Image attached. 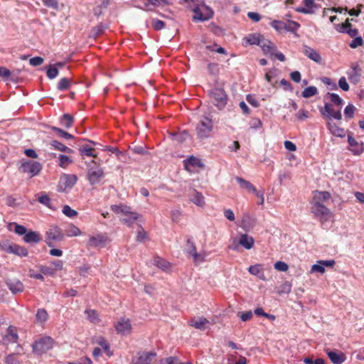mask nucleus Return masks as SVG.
<instances>
[{
  "instance_id": "nucleus-36",
  "label": "nucleus",
  "mask_w": 364,
  "mask_h": 364,
  "mask_svg": "<svg viewBox=\"0 0 364 364\" xmlns=\"http://www.w3.org/2000/svg\"><path fill=\"white\" fill-rule=\"evenodd\" d=\"M50 144L55 149L59 150L60 151L66 152L68 154L73 152V150L65 146L64 144L58 141H53Z\"/></svg>"
},
{
  "instance_id": "nucleus-12",
  "label": "nucleus",
  "mask_w": 364,
  "mask_h": 364,
  "mask_svg": "<svg viewBox=\"0 0 364 364\" xmlns=\"http://www.w3.org/2000/svg\"><path fill=\"white\" fill-rule=\"evenodd\" d=\"M117 333L127 336L132 332V325L130 321L127 318H120L114 325Z\"/></svg>"
},
{
  "instance_id": "nucleus-14",
  "label": "nucleus",
  "mask_w": 364,
  "mask_h": 364,
  "mask_svg": "<svg viewBox=\"0 0 364 364\" xmlns=\"http://www.w3.org/2000/svg\"><path fill=\"white\" fill-rule=\"evenodd\" d=\"M361 74L362 70L357 63L352 64L350 70L347 73L350 82L353 84H357L360 82Z\"/></svg>"
},
{
  "instance_id": "nucleus-56",
  "label": "nucleus",
  "mask_w": 364,
  "mask_h": 364,
  "mask_svg": "<svg viewBox=\"0 0 364 364\" xmlns=\"http://www.w3.org/2000/svg\"><path fill=\"white\" fill-rule=\"evenodd\" d=\"M350 27L351 23H350V20L348 18L344 23L338 25L337 30L341 33H345L346 30Z\"/></svg>"
},
{
  "instance_id": "nucleus-52",
  "label": "nucleus",
  "mask_w": 364,
  "mask_h": 364,
  "mask_svg": "<svg viewBox=\"0 0 364 364\" xmlns=\"http://www.w3.org/2000/svg\"><path fill=\"white\" fill-rule=\"evenodd\" d=\"M14 243L8 240L2 241L0 243V248L6 253H11Z\"/></svg>"
},
{
  "instance_id": "nucleus-27",
  "label": "nucleus",
  "mask_w": 364,
  "mask_h": 364,
  "mask_svg": "<svg viewBox=\"0 0 364 364\" xmlns=\"http://www.w3.org/2000/svg\"><path fill=\"white\" fill-rule=\"evenodd\" d=\"M331 198V194L327 191H316L314 196L313 202H318L320 204H323L324 201H326Z\"/></svg>"
},
{
  "instance_id": "nucleus-44",
  "label": "nucleus",
  "mask_w": 364,
  "mask_h": 364,
  "mask_svg": "<svg viewBox=\"0 0 364 364\" xmlns=\"http://www.w3.org/2000/svg\"><path fill=\"white\" fill-rule=\"evenodd\" d=\"M299 26L300 25L297 22L294 21H289L288 22L285 23L284 31L294 33L298 30Z\"/></svg>"
},
{
  "instance_id": "nucleus-1",
  "label": "nucleus",
  "mask_w": 364,
  "mask_h": 364,
  "mask_svg": "<svg viewBox=\"0 0 364 364\" xmlns=\"http://www.w3.org/2000/svg\"><path fill=\"white\" fill-rule=\"evenodd\" d=\"M104 176L103 169L95 161L91 160L87 164V179L90 183L91 185L97 184Z\"/></svg>"
},
{
  "instance_id": "nucleus-32",
  "label": "nucleus",
  "mask_w": 364,
  "mask_h": 364,
  "mask_svg": "<svg viewBox=\"0 0 364 364\" xmlns=\"http://www.w3.org/2000/svg\"><path fill=\"white\" fill-rule=\"evenodd\" d=\"M129 206L125 205H112L111 206V210L115 213L116 214H122L124 215L129 213Z\"/></svg>"
},
{
  "instance_id": "nucleus-43",
  "label": "nucleus",
  "mask_w": 364,
  "mask_h": 364,
  "mask_svg": "<svg viewBox=\"0 0 364 364\" xmlns=\"http://www.w3.org/2000/svg\"><path fill=\"white\" fill-rule=\"evenodd\" d=\"M81 156H87L95 158L97 156L94 154V149L87 145H85L79 149Z\"/></svg>"
},
{
  "instance_id": "nucleus-38",
  "label": "nucleus",
  "mask_w": 364,
  "mask_h": 364,
  "mask_svg": "<svg viewBox=\"0 0 364 364\" xmlns=\"http://www.w3.org/2000/svg\"><path fill=\"white\" fill-rule=\"evenodd\" d=\"M71 84V80L67 77H63L60 80L58 83L57 88L60 91H64L68 90Z\"/></svg>"
},
{
  "instance_id": "nucleus-59",
  "label": "nucleus",
  "mask_w": 364,
  "mask_h": 364,
  "mask_svg": "<svg viewBox=\"0 0 364 364\" xmlns=\"http://www.w3.org/2000/svg\"><path fill=\"white\" fill-rule=\"evenodd\" d=\"M181 211L179 210H173L171 212V220L175 223H177L181 220Z\"/></svg>"
},
{
  "instance_id": "nucleus-51",
  "label": "nucleus",
  "mask_w": 364,
  "mask_h": 364,
  "mask_svg": "<svg viewBox=\"0 0 364 364\" xmlns=\"http://www.w3.org/2000/svg\"><path fill=\"white\" fill-rule=\"evenodd\" d=\"M18 354L12 353L6 356L5 363L6 364H19L20 361L18 359Z\"/></svg>"
},
{
  "instance_id": "nucleus-3",
  "label": "nucleus",
  "mask_w": 364,
  "mask_h": 364,
  "mask_svg": "<svg viewBox=\"0 0 364 364\" xmlns=\"http://www.w3.org/2000/svg\"><path fill=\"white\" fill-rule=\"evenodd\" d=\"M192 11L194 13L193 20L195 21H205L210 19L213 16V10L204 2L198 6H193Z\"/></svg>"
},
{
  "instance_id": "nucleus-23",
  "label": "nucleus",
  "mask_w": 364,
  "mask_h": 364,
  "mask_svg": "<svg viewBox=\"0 0 364 364\" xmlns=\"http://www.w3.org/2000/svg\"><path fill=\"white\" fill-rule=\"evenodd\" d=\"M23 241L26 243H38L41 241V235L35 231H27L23 236Z\"/></svg>"
},
{
  "instance_id": "nucleus-7",
  "label": "nucleus",
  "mask_w": 364,
  "mask_h": 364,
  "mask_svg": "<svg viewBox=\"0 0 364 364\" xmlns=\"http://www.w3.org/2000/svg\"><path fill=\"white\" fill-rule=\"evenodd\" d=\"M311 212L316 218H318L322 223L329 220L332 217L331 210L323 204H320L318 202H313Z\"/></svg>"
},
{
  "instance_id": "nucleus-26",
  "label": "nucleus",
  "mask_w": 364,
  "mask_h": 364,
  "mask_svg": "<svg viewBox=\"0 0 364 364\" xmlns=\"http://www.w3.org/2000/svg\"><path fill=\"white\" fill-rule=\"evenodd\" d=\"M262 36L259 33H251L244 38V41L250 45H259L262 38Z\"/></svg>"
},
{
  "instance_id": "nucleus-45",
  "label": "nucleus",
  "mask_w": 364,
  "mask_h": 364,
  "mask_svg": "<svg viewBox=\"0 0 364 364\" xmlns=\"http://www.w3.org/2000/svg\"><path fill=\"white\" fill-rule=\"evenodd\" d=\"M6 338L9 341L16 343L18 340V335L16 332L15 328L13 326H9L8 328V334L6 336Z\"/></svg>"
},
{
  "instance_id": "nucleus-28",
  "label": "nucleus",
  "mask_w": 364,
  "mask_h": 364,
  "mask_svg": "<svg viewBox=\"0 0 364 364\" xmlns=\"http://www.w3.org/2000/svg\"><path fill=\"white\" fill-rule=\"evenodd\" d=\"M152 263L163 271H168L171 266L169 262L159 257H155L152 260Z\"/></svg>"
},
{
  "instance_id": "nucleus-16",
  "label": "nucleus",
  "mask_w": 364,
  "mask_h": 364,
  "mask_svg": "<svg viewBox=\"0 0 364 364\" xmlns=\"http://www.w3.org/2000/svg\"><path fill=\"white\" fill-rule=\"evenodd\" d=\"M302 53L308 57L311 60L317 63H321L322 62V58L316 50L313 49L312 48L308 46H304L302 48Z\"/></svg>"
},
{
  "instance_id": "nucleus-49",
  "label": "nucleus",
  "mask_w": 364,
  "mask_h": 364,
  "mask_svg": "<svg viewBox=\"0 0 364 364\" xmlns=\"http://www.w3.org/2000/svg\"><path fill=\"white\" fill-rule=\"evenodd\" d=\"M62 212L63 213L64 215H65L66 216H68L69 218H73L77 215V211L72 209L68 205L63 206Z\"/></svg>"
},
{
  "instance_id": "nucleus-37",
  "label": "nucleus",
  "mask_w": 364,
  "mask_h": 364,
  "mask_svg": "<svg viewBox=\"0 0 364 364\" xmlns=\"http://www.w3.org/2000/svg\"><path fill=\"white\" fill-rule=\"evenodd\" d=\"M48 315L44 309H39L36 314V321L41 323L46 322L48 319Z\"/></svg>"
},
{
  "instance_id": "nucleus-6",
  "label": "nucleus",
  "mask_w": 364,
  "mask_h": 364,
  "mask_svg": "<svg viewBox=\"0 0 364 364\" xmlns=\"http://www.w3.org/2000/svg\"><path fill=\"white\" fill-rule=\"evenodd\" d=\"M212 129V119L208 117H203L196 127L197 136L200 139L208 138Z\"/></svg>"
},
{
  "instance_id": "nucleus-10",
  "label": "nucleus",
  "mask_w": 364,
  "mask_h": 364,
  "mask_svg": "<svg viewBox=\"0 0 364 364\" xmlns=\"http://www.w3.org/2000/svg\"><path fill=\"white\" fill-rule=\"evenodd\" d=\"M254 243L255 240L252 236L247 234H242L237 242L236 239L233 240V242L229 245V248L236 250L240 245L247 250H250L253 247Z\"/></svg>"
},
{
  "instance_id": "nucleus-46",
  "label": "nucleus",
  "mask_w": 364,
  "mask_h": 364,
  "mask_svg": "<svg viewBox=\"0 0 364 364\" xmlns=\"http://www.w3.org/2000/svg\"><path fill=\"white\" fill-rule=\"evenodd\" d=\"M200 166V161L194 157V156H191L189 157L188 159H187L186 160L184 161V166L186 167V169H188V167L189 166Z\"/></svg>"
},
{
  "instance_id": "nucleus-2",
  "label": "nucleus",
  "mask_w": 364,
  "mask_h": 364,
  "mask_svg": "<svg viewBox=\"0 0 364 364\" xmlns=\"http://www.w3.org/2000/svg\"><path fill=\"white\" fill-rule=\"evenodd\" d=\"M18 167L20 172L28 173L30 177H33L40 173L42 170V165L40 162L32 160H21Z\"/></svg>"
},
{
  "instance_id": "nucleus-35",
  "label": "nucleus",
  "mask_w": 364,
  "mask_h": 364,
  "mask_svg": "<svg viewBox=\"0 0 364 364\" xmlns=\"http://www.w3.org/2000/svg\"><path fill=\"white\" fill-rule=\"evenodd\" d=\"M65 235L68 237H75L81 235L80 230L75 225L71 224L65 230Z\"/></svg>"
},
{
  "instance_id": "nucleus-42",
  "label": "nucleus",
  "mask_w": 364,
  "mask_h": 364,
  "mask_svg": "<svg viewBox=\"0 0 364 364\" xmlns=\"http://www.w3.org/2000/svg\"><path fill=\"white\" fill-rule=\"evenodd\" d=\"M270 26L277 31L282 33L285 29V22L278 20H274L270 23Z\"/></svg>"
},
{
  "instance_id": "nucleus-4",
  "label": "nucleus",
  "mask_w": 364,
  "mask_h": 364,
  "mask_svg": "<svg viewBox=\"0 0 364 364\" xmlns=\"http://www.w3.org/2000/svg\"><path fill=\"white\" fill-rule=\"evenodd\" d=\"M209 95L214 105L220 110L223 109L228 103V96L223 88L214 87L209 90Z\"/></svg>"
},
{
  "instance_id": "nucleus-58",
  "label": "nucleus",
  "mask_w": 364,
  "mask_h": 364,
  "mask_svg": "<svg viewBox=\"0 0 364 364\" xmlns=\"http://www.w3.org/2000/svg\"><path fill=\"white\" fill-rule=\"evenodd\" d=\"M52 129L55 130V132H57L59 134V135L60 136L63 137V138H65L67 139H70L73 138V135H71L70 134L63 131V129H61L60 128L53 127H52Z\"/></svg>"
},
{
  "instance_id": "nucleus-11",
  "label": "nucleus",
  "mask_w": 364,
  "mask_h": 364,
  "mask_svg": "<svg viewBox=\"0 0 364 364\" xmlns=\"http://www.w3.org/2000/svg\"><path fill=\"white\" fill-rule=\"evenodd\" d=\"M77 177L72 174H63L60 178L58 183V190L62 192H65L70 190L76 183Z\"/></svg>"
},
{
  "instance_id": "nucleus-15",
  "label": "nucleus",
  "mask_w": 364,
  "mask_h": 364,
  "mask_svg": "<svg viewBox=\"0 0 364 364\" xmlns=\"http://www.w3.org/2000/svg\"><path fill=\"white\" fill-rule=\"evenodd\" d=\"M321 114L328 118H333L337 120H341L342 114L340 110L336 111L332 108V105L329 103H326L323 109L320 110Z\"/></svg>"
},
{
  "instance_id": "nucleus-40",
  "label": "nucleus",
  "mask_w": 364,
  "mask_h": 364,
  "mask_svg": "<svg viewBox=\"0 0 364 364\" xmlns=\"http://www.w3.org/2000/svg\"><path fill=\"white\" fill-rule=\"evenodd\" d=\"M327 97H329L331 102L337 106H341L343 104V100L341 97H339L338 95L336 93H330L327 94Z\"/></svg>"
},
{
  "instance_id": "nucleus-31",
  "label": "nucleus",
  "mask_w": 364,
  "mask_h": 364,
  "mask_svg": "<svg viewBox=\"0 0 364 364\" xmlns=\"http://www.w3.org/2000/svg\"><path fill=\"white\" fill-rule=\"evenodd\" d=\"M328 127L330 132L335 136L343 137L345 136L344 130L338 127L335 123L328 122Z\"/></svg>"
},
{
  "instance_id": "nucleus-17",
  "label": "nucleus",
  "mask_w": 364,
  "mask_h": 364,
  "mask_svg": "<svg viewBox=\"0 0 364 364\" xmlns=\"http://www.w3.org/2000/svg\"><path fill=\"white\" fill-rule=\"evenodd\" d=\"M326 351L329 359L333 364H341L346 359L345 355L343 353L337 350H330L328 349Z\"/></svg>"
},
{
  "instance_id": "nucleus-30",
  "label": "nucleus",
  "mask_w": 364,
  "mask_h": 364,
  "mask_svg": "<svg viewBox=\"0 0 364 364\" xmlns=\"http://www.w3.org/2000/svg\"><path fill=\"white\" fill-rule=\"evenodd\" d=\"M208 323V321L203 317L194 318L191 321V326L196 328L203 330L205 329V326Z\"/></svg>"
},
{
  "instance_id": "nucleus-63",
  "label": "nucleus",
  "mask_w": 364,
  "mask_h": 364,
  "mask_svg": "<svg viewBox=\"0 0 364 364\" xmlns=\"http://www.w3.org/2000/svg\"><path fill=\"white\" fill-rule=\"evenodd\" d=\"M355 38L350 43V46L353 48H355L363 43V40L360 36L354 37Z\"/></svg>"
},
{
  "instance_id": "nucleus-47",
  "label": "nucleus",
  "mask_w": 364,
  "mask_h": 364,
  "mask_svg": "<svg viewBox=\"0 0 364 364\" xmlns=\"http://www.w3.org/2000/svg\"><path fill=\"white\" fill-rule=\"evenodd\" d=\"M107 28V26L105 24L100 23V24L97 25V26L93 28V29L92 31L93 37L97 38L98 36L102 34L105 31V30Z\"/></svg>"
},
{
  "instance_id": "nucleus-21",
  "label": "nucleus",
  "mask_w": 364,
  "mask_h": 364,
  "mask_svg": "<svg viewBox=\"0 0 364 364\" xmlns=\"http://www.w3.org/2000/svg\"><path fill=\"white\" fill-rule=\"evenodd\" d=\"M249 272L255 276H257L259 279L265 281L266 277L264 274V269L262 264H257L251 265L248 269Z\"/></svg>"
},
{
  "instance_id": "nucleus-25",
  "label": "nucleus",
  "mask_w": 364,
  "mask_h": 364,
  "mask_svg": "<svg viewBox=\"0 0 364 364\" xmlns=\"http://www.w3.org/2000/svg\"><path fill=\"white\" fill-rule=\"evenodd\" d=\"M235 180L239 183L241 188L252 193L256 192V188L250 181L239 176H237Z\"/></svg>"
},
{
  "instance_id": "nucleus-20",
  "label": "nucleus",
  "mask_w": 364,
  "mask_h": 364,
  "mask_svg": "<svg viewBox=\"0 0 364 364\" xmlns=\"http://www.w3.org/2000/svg\"><path fill=\"white\" fill-rule=\"evenodd\" d=\"M190 200L198 207H203L205 205V198L202 193L193 190L190 194Z\"/></svg>"
},
{
  "instance_id": "nucleus-60",
  "label": "nucleus",
  "mask_w": 364,
  "mask_h": 364,
  "mask_svg": "<svg viewBox=\"0 0 364 364\" xmlns=\"http://www.w3.org/2000/svg\"><path fill=\"white\" fill-rule=\"evenodd\" d=\"M338 86L341 90L343 91H348L349 90V85L348 84L346 79L345 77H341L338 80Z\"/></svg>"
},
{
  "instance_id": "nucleus-29",
  "label": "nucleus",
  "mask_w": 364,
  "mask_h": 364,
  "mask_svg": "<svg viewBox=\"0 0 364 364\" xmlns=\"http://www.w3.org/2000/svg\"><path fill=\"white\" fill-rule=\"evenodd\" d=\"M13 228H14V232L18 235H25L27 232L26 227L21 225H18L16 223H11L9 224L8 228L9 230H13Z\"/></svg>"
},
{
  "instance_id": "nucleus-62",
  "label": "nucleus",
  "mask_w": 364,
  "mask_h": 364,
  "mask_svg": "<svg viewBox=\"0 0 364 364\" xmlns=\"http://www.w3.org/2000/svg\"><path fill=\"white\" fill-rule=\"evenodd\" d=\"M165 23L164 21L159 19H153L152 27L157 31L161 30L164 28Z\"/></svg>"
},
{
  "instance_id": "nucleus-19",
  "label": "nucleus",
  "mask_w": 364,
  "mask_h": 364,
  "mask_svg": "<svg viewBox=\"0 0 364 364\" xmlns=\"http://www.w3.org/2000/svg\"><path fill=\"white\" fill-rule=\"evenodd\" d=\"M259 46L262 48L263 52L265 54H269L272 55L274 51L276 50V47L269 40L265 39L264 37H262Z\"/></svg>"
},
{
  "instance_id": "nucleus-48",
  "label": "nucleus",
  "mask_w": 364,
  "mask_h": 364,
  "mask_svg": "<svg viewBox=\"0 0 364 364\" xmlns=\"http://www.w3.org/2000/svg\"><path fill=\"white\" fill-rule=\"evenodd\" d=\"M97 343L103 348L109 356L112 355V353L109 350V345L104 338L100 337L97 341Z\"/></svg>"
},
{
  "instance_id": "nucleus-39",
  "label": "nucleus",
  "mask_w": 364,
  "mask_h": 364,
  "mask_svg": "<svg viewBox=\"0 0 364 364\" xmlns=\"http://www.w3.org/2000/svg\"><path fill=\"white\" fill-rule=\"evenodd\" d=\"M318 93L317 88L315 86H309L304 90L302 92V97L304 98H309L316 95Z\"/></svg>"
},
{
  "instance_id": "nucleus-54",
  "label": "nucleus",
  "mask_w": 364,
  "mask_h": 364,
  "mask_svg": "<svg viewBox=\"0 0 364 364\" xmlns=\"http://www.w3.org/2000/svg\"><path fill=\"white\" fill-rule=\"evenodd\" d=\"M71 162L72 160L68 156L62 154L59 156V166L60 167L65 168Z\"/></svg>"
},
{
  "instance_id": "nucleus-55",
  "label": "nucleus",
  "mask_w": 364,
  "mask_h": 364,
  "mask_svg": "<svg viewBox=\"0 0 364 364\" xmlns=\"http://www.w3.org/2000/svg\"><path fill=\"white\" fill-rule=\"evenodd\" d=\"M274 268L278 270V271H281V272H286L288 270V265L287 264H286L285 262H281V261H278L274 265Z\"/></svg>"
},
{
  "instance_id": "nucleus-53",
  "label": "nucleus",
  "mask_w": 364,
  "mask_h": 364,
  "mask_svg": "<svg viewBox=\"0 0 364 364\" xmlns=\"http://www.w3.org/2000/svg\"><path fill=\"white\" fill-rule=\"evenodd\" d=\"M85 314L91 322L95 323L98 321L97 314L95 310H86Z\"/></svg>"
},
{
  "instance_id": "nucleus-33",
  "label": "nucleus",
  "mask_w": 364,
  "mask_h": 364,
  "mask_svg": "<svg viewBox=\"0 0 364 364\" xmlns=\"http://www.w3.org/2000/svg\"><path fill=\"white\" fill-rule=\"evenodd\" d=\"M11 253L19 257H26L28 255V250L24 247L14 243Z\"/></svg>"
},
{
  "instance_id": "nucleus-61",
  "label": "nucleus",
  "mask_w": 364,
  "mask_h": 364,
  "mask_svg": "<svg viewBox=\"0 0 364 364\" xmlns=\"http://www.w3.org/2000/svg\"><path fill=\"white\" fill-rule=\"evenodd\" d=\"M40 272L46 275H53L55 274V269L50 267L41 266L40 267Z\"/></svg>"
},
{
  "instance_id": "nucleus-13",
  "label": "nucleus",
  "mask_w": 364,
  "mask_h": 364,
  "mask_svg": "<svg viewBox=\"0 0 364 364\" xmlns=\"http://www.w3.org/2000/svg\"><path fill=\"white\" fill-rule=\"evenodd\" d=\"M156 356L154 352H141L137 354L136 358L132 360V364H150Z\"/></svg>"
},
{
  "instance_id": "nucleus-18",
  "label": "nucleus",
  "mask_w": 364,
  "mask_h": 364,
  "mask_svg": "<svg viewBox=\"0 0 364 364\" xmlns=\"http://www.w3.org/2000/svg\"><path fill=\"white\" fill-rule=\"evenodd\" d=\"M6 286L14 294L22 292L24 289L23 283L19 280H9L6 282Z\"/></svg>"
},
{
  "instance_id": "nucleus-9",
  "label": "nucleus",
  "mask_w": 364,
  "mask_h": 364,
  "mask_svg": "<svg viewBox=\"0 0 364 364\" xmlns=\"http://www.w3.org/2000/svg\"><path fill=\"white\" fill-rule=\"evenodd\" d=\"M109 242V239L106 234L97 233L90 235L87 241V245L90 247L102 248Z\"/></svg>"
},
{
  "instance_id": "nucleus-64",
  "label": "nucleus",
  "mask_w": 364,
  "mask_h": 364,
  "mask_svg": "<svg viewBox=\"0 0 364 364\" xmlns=\"http://www.w3.org/2000/svg\"><path fill=\"white\" fill-rule=\"evenodd\" d=\"M43 58L41 57H34L29 60V63L32 66H38L41 65L43 63Z\"/></svg>"
},
{
  "instance_id": "nucleus-8",
  "label": "nucleus",
  "mask_w": 364,
  "mask_h": 364,
  "mask_svg": "<svg viewBox=\"0 0 364 364\" xmlns=\"http://www.w3.org/2000/svg\"><path fill=\"white\" fill-rule=\"evenodd\" d=\"M53 345V339L49 336H45L33 344V351L37 354H42L51 349Z\"/></svg>"
},
{
  "instance_id": "nucleus-34",
  "label": "nucleus",
  "mask_w": 364,
  "mask_h": 364,
  "mask_svg": "<svg viewBox=\"0 0 364 364\" xmlns=\"http://www.w3.org/2000/svg\"><path fill=\"white\" fill-rule=\"evenodd\" d=\"M60 124L66 129L72 127L73 123V117L69 114H63L60 118Z\"/></svg>"
},
{
  "instance_id": "nucleus-22",
  "label": "nucleus",
  "mask_w": 364,
  "mask_h": 364,
  "mask_svg": "<svg viewBox=\"0 0 364 364\" xmlns=\"http://www.w3.org/2000/svg\"><path fill=\"white\" fill-rule=\"evenodd\" d=\"M124 216V218L121 219V221L128 226H131L141 217L137 213L132 211L131 208H129V213Z\"/></svg>"
},
{
  "instance_id": "nucleus-5",
  "label": "nucleus",
  "mask_w": 364,
  "mask_h": 364,
  "mask_svg": "<svg viewBox=\"0 0 364 364\" xmlns=\"http://www.w3.org/2000/svg\"><path fill=\"white\" fill-rule=\"evenodd\" d=\"M64 239L62 230L58 226H50L46 232L45 242L49 247H53L55 243Z\"/></svg>"
},
{
  "instance_id": "nucleus-57",
  "label": "nucleus",
  "mask_w": 364,
  "mask_h": 364,
  "mask_svg": "<svg viewBox=\"0 0 364 364\" xmlns=\"http://www.w3.org/2000/svg\"><path fill=\"white\" fill-rule=\"evenodd\" d=\"M311 272H318L321 274H323L325 272V268L323 267L322 264L318 263L311 266Z\"/></svg>"
},
{
  "instance_id": "nucleus-24",
  "label": "nucleus",
  "mask_w": 364,
  "mask_h": 364,
  "mask_svg": "<svg viewBox=\"0 0 364 364\" xmlns=\"http://www.w3.org/2000/svg\"><path fill=\"white\" fill-rule=\"evenodd\" d=\"M186 250L190 255L193 257L196 262L203 260V258H201L200 255H198L196 252L194 242L190 238L187 240Z\"/></svg>"
},
{
  "instance_id": "nucleus-41",
  "label": "nucleus",
  "mask_w": 364,
  "mask_h": 364,
  "mask_svg": "<svg viewBox=\"0 0 364 364\" xmlns=\"http://www.w3.org/2000/svg\"><path fill=\"white\" fill-rule=\"evenodd\" d=\"M58 69L53 65H50L47 67L46 75L49 79L55 78L58 75Z\"/></svg>"
},
{
  "instance_id": "nucleus-50",
  "label": "nucleus",
  "mask_w": 364,
  "mask_h": 364,
  "mask_svg": "<svg viewBox=\"0 0 364 364\" xmlns=\"http://www.w3.org/2000/svg\"><path fill=\"white\" fill-rule=\"evenodd\" d=\"M355 110V107L353 105L349 104L347 105L344 109V114L346 118L351 119L353 117L354 112Z\"/></svg>"
}]
</instances>
